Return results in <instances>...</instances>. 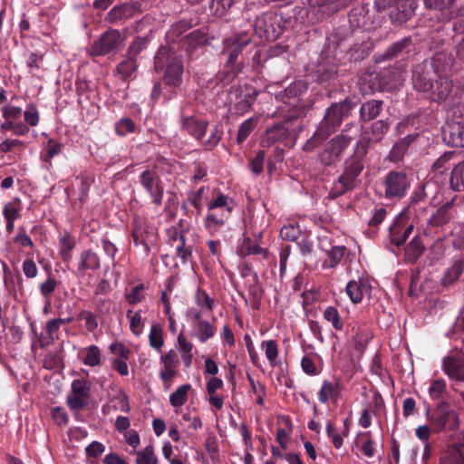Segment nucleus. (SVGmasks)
Returning a JSON list of instances; mask_svg holds the SVG:
<instances>
[{
    "label": "nucleus",
    "instance_id": "obj_1",
    "mask_svg": "<svg viewBox=\"0 0 464 464\" xmlns=\"http://www.w3.org/2000/svg\"><path fill=\"white\" fill-rule=\"evenodd\" d=\"M453 58L446 53H437L413 72V86L419 92H429L434 102L445 101L452 91V82L444 75L452 66Z\"/></svg>",
    "mask_w": 464,
    "mask_h": 464
},
{
    "label": "nucleus",
    "instance_id": "obj_2",
    "mask_svg": "<svg viewBox=\"0 0 464 464\" xmlns=\"http://www.w3.org/2000/svg\"><path fill=\"white\" fill-rule=\"evenodd\" d=\"M354 104L349 101L334 103L327 109L324 120L320 122L314 134L304 145V150L312 151L341 125L344 116H347Z\"/></svg>",
    "mask_w": 464,
    "mask_h": 464
},
{
    "label": "nucleus",
    "instance_id": "obj_3",
    "mask_svg": "<svg viewBox=\"0 0 464 464\" xmlns=\"http://www.w3.org/2000/svg\"><path fill=\"white\" fill-rule=\"evenodd\" d=\"M236 206L233 198L218 192L208 203L204 227L208 233L219 231L227 223Z\"/></svg>",
    "mask_w": 464,
    "mask_h": 464
},
{
    "label": "nucleus",
    "instance_id": "obj_4",
    "mask_svg": "<svg viewBox=\"0 0 464 464\" xmlns=\"http://www.w3.org/2000/svg\"><path fill=\"white\" fill-rule=\"evenodd\" d=\"M368 140H360L356 144L353 155L345 162V169L338 181L334 183L333 193L335 196L342 195L352 189L355 180L363 169L362 160L368 150Z\"/></svg>",
    "mask_w": 464,
    "mask_h": 464
},
{
    "label": "nucleus",
    "instance_id": "obj_5",
    "mask_svg": "<svg viewBox=\"0 0 464 464\" xmlns=\"http://www.w3.org/2000/svg\"><path fill=\"white\" fill-rule=\"evenodd\" d=\"M251 42L246 33L235 34L224 41V50L228 53L227 61L223 71L219 73V79L224 84L230 83L237 75L238 69L236 61L242 50Z\"/></svg>",
    "mask_w": 464,
    "mask_h": 464
},
{
    "label": "nucleus",
    "instance_id": "obj_6",
    "mask_svg": "<svg viewBox=\"0 0 464 464\" xmlns=\"http://www.w3.org/2000/svg\"><path fill=\"white\" fill-rule=\"evenodd\" d=\"M155 68L158 70L167 63L164 81L167 85L178 87L182 82L183 61L180 56L161 49L155 56Z\"/></svg>",
    "mask_w": 464,
    "mask_h": 464
},
{
    "label": "nucleus",
    "instance_id": "obj_7",
    "mask_svg": "<svg viewBox=\"0 0 464 464\" xmlns=\"http://www.w3.org/2000/svg\"><path fill=\"white\" fill-rule=\"evenodd\" d=\"M186 318L191 326V335L205 343L211 339L216 332L214 323L203 319L202 311L190 307L186 311Z\"/></svg>",
    "mask_w": 464,
    "mask_h": 464
},
{
    "label": "nucleus",
    "instance_id": "obj_8",
    "mask_svg": "<svg viewBox=\"0 0 464 464\" xmlns=\"http://www.w3.org/2000/svg\"><path fill=\"white\" fill-rule=\"evenodd\" d=\"M125 43V37L116 29L104 32L92 44L89 53L92 56H102L120 50Z\"/></svg>",
    "mask_w": 464,
    "mask_h": 464
},
{
    "label": "nucleus",
    "instance_id": "obj_9",
    "mask_svg": "<svg viewBox=\"0 0 464 464\" xmlns=\"http://www.w3.org/2000/svg\"><path fill=\"white\" fill-rule=\"evenodd\" d=\"M91 382L85 379L72 382L71 392L67 396V404L72 411H81L89 403Z\"/></svg>",
    "mask_w": 464,
    "mask_h": 464
},
{
    "label": "nucleus",
    "instance_id": "obj_10",
    "mask_svg": "<svg viewBox=\"0 0 464 464\" xmlns=\"http://www.w3.org/2000/svg\"><path fill=\"white\" fill-rule=\"evenodd\" d=\"M411 180L403 171H391L384 179L387 198H401L410 188Z\"/></svg>",
    "mask_w": 464,
    "mask_h": 464
},
{
    "label": "nucleus",
    "instance_id": "obj_11",
    "mask_svg": "<svg viewBox=\"0 0 464 464\" xmlns=\"http://www.w3.org/2000/svg\"><path fill=\"white\" fill-rule=\"evenodd\" d=\"M142 188L151 198L152 202L159 206L162 202L164 188L162 181L155 169H146L140 175Z\"/></svg>",
    "mask_w": 464,
    "mask_h": 464
},
{
    "label": "nucleus",
    "instance_id": "obj_12",
    "mask_svg": "<svg viewBox=\"0 0 464 464\" xmlns=\"http://www.w3.org/2000/svg\"><path fill=\"white\" fill-rule=\"evenodd\" d=\"M427 8L442 12L447 20L464 15L463 6L458 0H424Z\"/></svg>",
    "mask_w": 464,
    "mask_h": 464
},
{
    "label": "nucleus",
    "instance_id": "obj_13",
    "mask_svg": "<svg viewBox=\"0 0 464 464\" xmlns=\"http://www.w3.org/2000/svg\"><path fill=\"white\" fill-rule=\"evenodd\" d=\"M430 423L435 430H455L459 426V417L454 411L440 409L430 419Z\"/></svg>",
    "mask_w": 464,
    "mask_h": 464
},
{
    "label": "nucleus",
    "instance_id": "obj_14",
    "mask_svg": "<svg viewBox=\"0 0 464 464\" xmlns=\"http://www.w3.org/2000/svg\"><path fill=\"white\" fill-rule=\"evenodd\" d=\"M277 20V16L273 14H266L258 17L255 24V28L262 34L267 41L276 40L280 34V28L275 26L274 23Z\"/></svg>",
    "mask_w": 464,
    "mask_h": 464
},
{
    "label": "nucleus",
    "instance_id": "obj_15",
    "mask_svg": "<svg viewBox=\"0 0 464 464\" xmlns=\"http://www.w3.org/2000/svg\"><path fill=\"white\" fill-rule=\"evenodd\" d=\"M100 266L99 256L91 249L83 250L77 260L76 275L79 277H83L88 271H96Z\"/></svg>",
    "mask_w": 464,
    "mask_h": 464
},
{
    "label": "nucleus",
    "instance_id": "obj_16",
    "mask_svg": "<svg viewBox=\"0 0 464 464\" xmlns=\"http://www.w3.org/2000/svg\"><path fill=\"white\" fill-rule=\"evenodd\" d=\"M179 360L174 350H169L160 358V377L163 382L171 380L177 374Z\"/></svg>",
    "mask_w": 464,
    "mask_h": 464
},
{
    "label": "nucleus",
    "instance_id": "obj_17",
    "mask_svg": "<svg viewBox=\"0 0 464 464\" xmlns=\"http://www.w3.org/2000/svg\"><path fill=\"white\" fill-rule=\"evenodd\" d=\"M341 390L342 384L339 379L334 381L324 380L317 393L318 401L323 404L327 403L329 401H336L340 397Z\"/></svg>",
    "mask_w": 464,
    "mask_h": 464
},
{
    "label": "nucleus",
    "instance_id": "obj_18",
    "mask_svg": "<svg viewBox=\"0 0 464 464\" xmlns=\"http://www.w3.org/2000/svg\"><path fill=\"white\" fill-rule=\"evenodd\" d=\"M413 225H405L402 217H398L397 220L390 227V237L393 244L400 246L405 243L411 234Z\"/></svg>",
    "mask_w": 464,
    "mask_h": 464
},
{
    "label": "nucleus",
    "instance_id": "obj_19",
    "mask_svg": "<svg viewBox=\"0 0 464 464\" xmlns=\"http://www.w3.org/2000/svg\"><path fill=\"white\" fill-rule=\"evenodd\" d=\"M346 293L353 304L362 301L365 295L370 293V286L365 280H351L346 285Z\"/></svg>",
    "mask_w": 464,
    "mask_h": 464
},
{
    "label": "nucleus",
    "instance_id": "obj_20",
    "mask_svg": "<svg viewBox=\"0 0 464 464\" xmlns=\"http://www.w3.org/2000/svg\"><path fill=\"white\" fill-rule=\"evenodd\" d=\"M443 461L444 464H464V437L448 447Z\"/></svg>",
    "mask_w": 464,
    "mask_h": 464
},
{
    "label": "nucleus",
    "instance_id": "obj_21",
    "mask_svg": "<svg viewBox=\"0 0 464 464\" xmlns=\"http://www.w3.org/2000/svg\"><path fill=\"white\" fill-rule=\"evenodd\" d=\"M350 251L344 246H334L327 253V258L323 262V269L334 268L344 256L349 258Z\"/></svg>",
    "mask_w": 464,
    "mask_h": 464
},
{
    "label": "nucleus",
    "instance_id": "obj_22",
    "mask_svg": "<svg viewBox=\"0 0 464 464\" xmlns=\"http://www.w3.org/2000/svg\"><path fill=\"white\" fill-rule=\"evenodd\" d=\"M289 135V129L285 123H277L269 128L263 138V143L271 146L277 141L284 140Z\"/></svg>",
    "mask_w": 464,
    "mask_h": 464
},
{
    "label": "nucleus",
    "instance_id": "obj_23",
    "mask_svg": "<svg viewBox=\"0 0 464 464\" xmlns=\"http://www.w3.org/2000/svg\"><path fill=\"white\" fill-rule=\"evenodd\" d=\"M82 361L86 366L96 367L102 362V353L97 345H89L82 349Z\"/></svg>",
    "mask_w": 464,
    "mask_h": 464
},
{
    "label": "nucleus",
    "instance_id": "obj_24",
    "mask_svg": "<svg viewBox=\"0 0 464 464\" xmlns=\"http://www.w3.org/2000/svg\"><path fill=\"white\" fill-rule=\"evenodd\" d=\"M207 126V121H198L193 117L185 118L182 121L183 129L197 140H200L205 135Z\"/></svg>",
    "mask_w": 464,
    "mask_h": 464
},
{
    "label": "nucleus",
    "instance_id": "obj_25",
    "mask_svg": "<svg viewBox=\"0 0 464 464\" xmlns=\"http://www.w3.org/2000/svg\"><path fill=\"white\" fill-rule=\"evenodd\" d=\"M443 370L453 380H464V366L456 358L449 356L443 360Z\"/></svg>",
    "mask_w": 464,
    "mask_h": 464
},
{
    "label": "nucleus",
    "instance_id": "obj_26",
    "mask_svg": "<svg viewBox=\"0 0 464 464\" xmlns=\"http://www.w3.org/2000/svg\"><path fill=\"white\" fill-rule=\"evenodd\" d=\"M75 238L65 232L59 237V254L63 262H70L72 259V251L75 247Z\"/></svg>",
    "mask_w": 464,
    "mask_h": 464
},
{
    "label": "nucleus",
    "instance_id": "obj_27",
    "mask_svg": "<svg viewBox=\"0 0 464 464\" xmlns=\"http://www.w3.org/2000/svg\"><path fill=\"white\" fill-rule=\"evenodd\" d=\"M191 390L192 386L189 383H185L179 386L169 395L170 405L176 409L182 407L188 401V393Z\"/></svg>",
    "mask_w": 464,
    "mask_h": 464
},
{
    "label": "nucleus",
    "instance_id": "obj_28",
    "mask_svg": "<svg viewBox=\"0 0 464 464\" xmlns=\"http://www.w3.org/2000/svg\"><path fill=\"white\" fill-rule=\"evenodd\" d=\"M382 107V101L372 100L364 102L360 109L361 118L365 121L373 120L380 114Z\"/></svg>",
    "mask_w": 464,
    "mask_h": 464
},
{
    "label": "nucleus",
    "instance_id": "obj_29",
    "mask_svg": "<svg viewBox=\"0 0 464 464\" xmlns=\"http://www.w3.org/2000/svg\"><path fill=\"white\" fill-rule=\"evenodd\" d=\"M126 316L130 321V330L131 333L136 336L140 335L145 326L144 320L142 318V311L138 310L133 312L131 309H130L127 311Z\"/></svg>",
    "mask_w": 464,
    "mask_h": 464
},
{
    "label": "nucleus",
    "instance_id": "obj_30",
    "mask_svg": "<svg viewBox=\"0 0 464 464\" xmlns=\"http://www.w3.org/2000/svg\"><path fill=\"white\" fill-rule=\"evenodd\" d=\"M137 69V63L133 57L127 56L126 59L121 61L116 67V73L121 79L126 80L130 78Z\"/></svg>",
    "mask_w": 464,
    "mask_h": 464
},
{
    "label": "nucleus",
    "instance_id": "obj_31",
    "mask_svg": "<svg viewBox=\"0 0 464 464\" xmlns=\"http://www.w3.org/2000/svg\"><path fill=\"white\" fill-rule=\"evenodd\" d=\"M149 343L158 353H161L164 345L163 330L160 324H152L149 333Z\"/></svg>",
    "mask_w": 464,
    "mask_h": 464
},
{
    "label": "nucleus",
    "instance_id": "obj_32",
    "mask_svg": "<svg viewBox=\"0 0 464 464\" xmlns=\"http://www.w3.org/2000/svg\"><path fill=\"white\" fill-rule=\"evenodd\" d=\"M135 464H158V458L151 444L146 446L143 450L135 451Z\"/></svg>",
    "mask_w": 464,
    "mask_h": 464
},
{
    "label": "nucleus",
    "instance_id": "obj_33",
    "mask_svg": "<svg viewBox=\"0 0 464 464\" xmlns=\"http://www.w3.org/2000/svg\"><path fill=\"white\" fill-rule=\"evenodd\" d=\"M450 186L456 191L464 189V161L454 167L450 176Z\"/></svg>",
    "mask_w": 464,
    "mask_h": 464
},
{
    "label": "nucleus",
    "instance_id": "obj_34",
    "mask_svg": "<svg viewBox=\"0 0 464 464\" xmlns=\"http://www.w3.org/2000/svg\"><path fill=\"white\" fill-rule=\"evenodd\" d=\"M261 348L265 352V355L271 366H276L278 363V345L274 340L263 341Z\"/></svg>",
    "mask_w": 464,
    "mask_h": 464
},
{
    "label": "nucleus",
    "instance_id": "obj_35",
    "mask_svg": "<svg viewBox=\"0 0 464 464\" xmlns=\"http://www.w3.org/2000/svg\"><path fill=\"white\" fill-rule=\"evenodd\" d=\"M195 303L198 310L202 311V314L207 312H212L214 308V300L205 291L198 289L195 295Z\"/></svg>",
    "mask_w": 464,
    "mask_h": 464
},
{
    "label": "nucleus",
    "instance_id": "obj_36",
    "mask_svg": "<svg viewBox=\"0 0 464 464\" xmlns=\"http://www.w3.org/2000/svg\"><path fill=\"white\" fill-rule=\"evenodd\" d=\"M280 236L284 240L297 242L303 237L304 233L298 225L288 224L281 228Z\"/></svg>",
    "mask_w": 464,
    "mask_h": 464
},
{
    "label": "nucleus",
    "instance_id": "obj_37",
    "mask_svg": "<svg viewBox=\"0 0 464 464\" xmlns=\"http://www.w3.org/2000/svg\"><path fill=\"white\" fill-rule=\"evenodd\" d=\"M324 318L329 322L332 326L337 330L341 331L343 328V321L338 312V310L334 306H328L324 311Z\"/></svg>",
    "mask_w": 464,
    "mask_h": 464
},
{
    "label": "nucleus",
    "instance_id": "obj_38",
    "mask_svg": "<svg viewBox=\"0 0 464 464\" xmlns=\"http://www.w3.org/2000/svg\"><path fill=\"white\" fill-rule=\"evenodd\" d=\"M351 140L352 139L350 137L339 135L332 139L328 144L329 148H331L332 151L334 153V156L338 159L344 150L350 145Z\"/></svg>",
    "mask_w": 464,
    "mask_h": 464
},
{
    "label": "nucleus",
    "instance_id": "obj_39",
    "mask_svg": "<svg viewBox=\"0 0 464 464\" xmlns=\"http://www.w3.org/2000/svg\"><path fill=\"white\" fill-rule=\"evenodd\" d=\"M144 289V285L140 284L131 287L130 290H126L124 294L126 301L131 305L140 303L145 299Z\"/></svg>",
    "mask_w": 464,
    "mask_h": 464
},
{
    "label": "nucleus",
    "instance_id": "obj_40",
    "mask_svg": "<svg viewBox=\"0 0 464 464\" xmlns=\"http://www.w3.org/2000/svg\"><path fill=\"white\" fill-rule=\"evenodd\" d=\"M464 270V263L462 260H456L453 265L447 269L444 278L443 284L448 285L456 281L459 276L463 273Z\"/></svg>",
    "mask_w": 464,
    "mask_h": 464
},
{
    "label": "nucleus",
    "instance_id": "obj_41",
    "mask_svg": "<svg viewBox=\"0 0 464 464\" xmlns=\"http://www.w3.org/2000/svg\"><path fill=\"white\" fill-rule=\"evenodd\" d=\"M257 123V118H248L240 126L237 135V142L242 143L245 141L250 133L253 131Z\"/></svg>",
    "mask_w": 464,
    "mask_h": 464
},
{
    "label": "nucleus",
    "instance_id": "obj_42",
    "mask_svg": "<svg viewBox=\"0 0 464 464\" xmlns=\"http://www.w3.org/2000/svg\"><path fill=\"white\" fill-rule=\"evenodd\" d=\"M3 216L5 220H17L21 217V202L19 199L10 201L4 206Z\"/></svg>",
    "mask_w": 464,
    "mask_h": 464
},
{
    "label": "nucleus",
    "instance_id": "obj_43",
    "mask_svg": "<svg viewBox=\"0 0 464 464\" xmlns=\"http://www.w3.org/2000/svg\"><path fill=\"white\" fill-rule=\"evenodd\" d=\"M423 245L420 238L413 237L406 247V256L409 261L414 262L422 253Z\"/></svg>",
    "mask_w": 464,
    "mask_h": 464
},
{
    "label": "nucleus",
    "instance_id": "obj_44",
    "mask_svg": "<svg viewBox=\"0 0 464 464\" xmlns=\"http://www.w3.org/2000/svg\"><path fill=\"white\" fill-rule=\"evenodd\" d=\"M135 128V122L130 118H121L115 123V131L120 136L134 132Z\"/></svg>",
    "mask_w": 464,
    "mask_h": 464
},
{
    "label": "nucleus",
    "instance_id": "obj_45",
    "mask_svg": "<svg viewBox=\"0 0 464 464\" xmlns=\"http://www.w3.org/2000/svg\"><path fill=\"white\" fill-rule=\"evenodd\" d=\"M446 391V382L443 379L437 378L431 381L429 388V395L432 400L440 399Z\"/></svg>",
    "mask_w": 464,
    "mask_h": 464
},
{
    "label": "nucleus",
    "instance_id": "obj_46",
    "mask_svg": "<svg viewBox=\"0 0 464 464\" xmlns=\"http://www.w3.org/2000/svg\"><path fill=\"white\" fill-rule=\"evenodd\" d=\"M149 38L147 36L144 37H137L133 43L129 46L127 51V56L133 57L135 59L136 55H138L140 52H142L148 45Z\"/></svg>",
    "mask_w": 464,
    "mask_h": 464
},
{
    "label": "nucleus",
    "instance_id": "obj_47",
    "mask_svg": "<svg viewBox=\"0 0 464 464\" xmlns=\"http://www.w3.org/2000/svg\"><path fill=\"white\" fill-rule=\"evenodd\" d=\"M315 355H304L301 360V367L304 372L310 376H315L320 373L319 369L315 365Z\"/></svg>",
    "mask_w": 464,
    "mask_h": 464
},
{
    "label": "nucleus",
    "instance_id": "obj_48",
    "mask_svg": "<svg viewBox=\"0 0 464 464\" xmlns=\"http://www.w3.org/2000/svg\"><path fill=\"white\" fill-rule=\"evenodd\" d=\"M450 128V135L452 143L456 147H463L464 146V126L456 123L453 124Z\"/></svg>",
    "mask_w": 464,
    "mask_h": 464
},
{
    "label": "nucleus",
    "instance_id": "obj_49",
    "mask_svg": "<svg viewBox=\"0 0 464 464\" xmlns=\"http://www.w3.org/2000/svg\"><path fill=\"white\" fill-rule=\"evenodd\" d=\"M309 4L312 6H318V7H324L328 5H333V7L327 8L329 11H337L340 8H343V6L348 5L347 0H334L330 3H328V0H309Z\"/></svg>",
    "mask_w": 464,
    "mask_h": 464
},
{
    "label": "nucleus",
    "instance_id": "obj_50",
    "mask_svg": "<svg viewBox=\"0 0 464 464\" xmlns=\"http://www.w3.org/2000/svg\"><path fill=\"white\" fill-rule=\"evenodd\" d=\"M14 241L21 246H27L30 248L34 247V244L31 237L27 235L24 227H19L17 229V233L14 237Z\"/></svg>",
    "mask_w": 464,
    "mask_h": 464
},
{
    "label": "nucleus",
    "instance_id": "obj_51",
    "mask_svg": "<svg viewBox=\"0 0 464 464\" xmlns=\"http://www.w3.org/2000/svg\"><path fill=\"white\" fill-rule=\"evenodd\" d=\"M252 392L256 396V402L258 405H264L266 396V387L259 382H255L252 378H248Z\"/></svg>",
    "mask_w": 464,
    "mask_h": 464
},
{
    "label": "nucleus",
    "instance_id": "obj_52",
    "mask_svg": "<svg viewBox=\"0 0 464 464\" xmlns=\"http://www.w3.org/2000/svg\"><path fill=\"white\" fill-rule=\"evenodd\" d=\"M234 0H212L211 9L218 16L224 15L233 5Z\"/></svg>",
    "mask_w": 464,
    "mask_h": 464
},
{
    "label": "nucleus",
    "instance_id": "obj_53",
    "mask_svg": "<svg viewBox=\"0 0 464 464\" xmlns=\"http://www.w3.org/2000/svg\"><path fill=\"white\" fill-rule=\"evenodd\" d=\"M24 118L28 125L36 126L40 120L37 108L33 104L28 105L24 112Z\"/></svg>",
    "mask_w": 464,
    "mask_h": 464
},
{
    "label": "nucleus",
    "instance_id": "obj_54",
    "mask_svg": "<svg viewBox=\"0 0 464 464\" xmlns=\"http://www.w3.org/2000/svg\"><path fill=\"white\" fill-rule=\"evenodd\" d=\"M362 436L365 438V440L362 444V451L367 458H372L375 455V447L374 442L371 437V432L367 431L363 433Z\"/></svg>",
    "mask_w": 464,
    "mask_h": 464
},
{
    "label": "nucleus",
    "instance_id": "obj_55",
    "mask_svg": "<svg viewBox=\"0 0 464 464\" xmlns=\"http://www.w3.org/2000/svg\"><path fill=\"white\" fill-rule=\"evenodd\" d=\"M57 285V281L54 278L49 276L40 285V292L45 299H49V296L54 292Z\"/></svg>",
    "mask_w": 464,
    "mask_h": 464
},
{
    "label": "nucleus",
    "instance_id": "obj_56",
    "mask_svg": "<svg viewBox=\"0 0 464 464\" xmlns=\"http://www.w3.org/2000/svg\"><path fill=\"white\" fill-rule=\"evenodd\" d=\"M51 417L53 420L59 426L67 424L69 419L65 410L62 407H53L51 410Z\"/></svg>",
    "mask_w": 464,
    "mask_h": 464
},
{
    "label": "nucleus",
    "instance_id": "obj_57",
    "mask_svg": "<svg viewBox=\"0 0 464 464\" xmlns=\"http://www.w3.org/2000/svg\"><path fill=\"white\" fill-rule=\"evenodd\" d=\"M110 351L115 356V359H129L130 350L121 343H112L110 345Z\"/></svg>",
    "mask_w": 464,
    "mask_h": 464
},
{
    "label": "nucleus",
    "instance_id": "obj_58",
    "mask_svg": "<svg viewBox=\"0 0 464 464\" xmlns=\"http://www.w3.org/2000/svg\"><path fill=\"white\" fill-rule=\"evenodd\" d=\"M265 151L259 150L256 157L250 160V169L253 173L258 175L263 171V166L265 161Z\"/></svg>",
    "mask_w": 464,
    "mask_h": 464
},
{
    "label": "nucleus",
    "instance_id": "obj_59",
    "mask_svg": "<svg viewBox=\"0 0 464 464\" xmlns=\"http://www.w3.org/2000/svg\"><path fill=\"white\" fill-rule=\"evenodd\" d=\"M448 209L446 208H440L430 218L429 222L432 226H440L447 222L449 216L447 214Z\"/></svg>",
    "mask_w": 464,
    "mask_h": 464
},
{
    "label": "nucleus",
    "instance_id": "obj_60",
    "mask_svg": "<svg viewBox=\"0 0 464 464\" xmlns=\"http://www.w3.org/2000/svg\"><path fill=\"white\" fill-rule=\"evenodd\" d=\"M411 43V40L409 38H404L401 41H398L397 43L393 44L388 50H387V56L389 58H392L398 55L399 53H401L404 48L409 46Z\"/></svg>",
    "mask_w": 464,
    "mask_h": 464
},
{
    "label": "nucleus",
    "instance_id": "obj_61",
    "mask_svg": "<svg viewBox=\"0 0 464 464\" xmlns=\"http://www.w3.org/2000/svg\"><path fill=\"white\" fill-rule=\"evenodd\" d=\"M326 433L336 449H340L343 446V437L335 431V429L331 422H327L326 424Z\"/></svg>",
    "mask_w": 464,
    "mask_h": 464
},
{
    "label": "nucleus",
    "instance_id": "obj_62",
    "mask_svg": "<svg viewBox=\"0 0 464 464\" xmlns=\"http://www.w3.org/2000/svg\"><path fill=\"white\" fill-rule=\"evenodd\" d=\"M22 269L27 278H34L38 274V268L33 259H25L23 262Z\"/></svg>",
    "mask_w": 464,
    "mask_h": 464
},
{
    "label": "nucleus",
    "instance_id": "obj_63",
    "mask_svg": "<svg viewBox=\"0 0 464 464\" xmlns=\"http://www.w3.org/2000/svg\"><path fill=\"white\" fill-rule=\"evenodd\" d=\"M123 437L125 440V442L136 450L139 445L140 444V438L139 433L134 430H130L127 432L123 433Z\"/></svg>",
    "mask_w": 464,
    "mask_h": 464
},
{
    "label": "nucleus",
    "instance_id": "obj_64",
    "mask_svg": "<svg viewBox=\"0 0 464 464\" xmlns=\"http://www.w3.org/2000/svg\"><path fill=\"white\" fill-rule=\"evenodd\" d=\"M81 315L85 322V327L88 331L93 332L98 327V322L93 313L84 311Z\"/></svg>",
    "mask_w": 464,
    "mask_h": 464
}]
</instances>
